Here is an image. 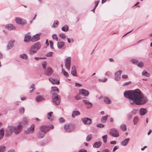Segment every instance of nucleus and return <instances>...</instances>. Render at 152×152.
I'll list each match as a JSON object with an SVG mask.
<instances>
[{
  "label": "nucleus",
  "mask_w": 152,
  "mask_h": 152,
  "mask_svg": "<svg viewBox=\"0 0 152 152\" xmlns=\"http://www.w3.org/2000/svg\"><path fill=\"white\" fill-rule=\"evenodd\" d=\"M59 36L63 39H65L66 37V36L65 34L64 33H61L59 34Z\"/></svg>",
  "instance_id": "nucleus-47"
},
{
  "label": "nucleus",
  "mask_w": 152,
  "mask_h": 152,
  "mask_svg": "<svg viewBox=\"0 0 152 152\" xmlns=\"http://www.w3.org/2000/svg\"><path fill=\"white\" fill-rule=\"evenodd\" d=\"M102 143L100 141L96 142L94 144L93 146L95 148H98L101 146Z\"/></svg>",
  "instance_id": "nucleus-22"
},
{
  "label": "nucleus",
  "mask_w": 152,
  "mask_h": 152,
  "mask_svg": "<svg viewBox=\"0 0 152 152\" xmlns=\"http://www.w3.org/2000/svg\"><path fill=\"white\" fill-rule=\"evenodd\" d=\"M53 53L50 52L46 54V56L47 57H51L52 56Z\"/></svg>",
  "instance_id": "nucleus-53"
},
{
  "label": "nucleus",
  "mask_w": 152,
  "mask_h": 152,
  "mask_svg": "<svg viewBox=\"0 0 152 152\" xmlns=\"http://www.w3.org/2000/svg\"><path fill=\"white\" fill-rule=\"evenodd\" d=\"M41 47V45L39 42L35 43L30 47L29 50V54L31 55L36 54L37 51L40 49Z\"/></svg>",
  "instance_id": "nucleus-2"
},
{
  "label": "nucleus",
  "mask_w": 152,
  "mask_h": 152,
  "mask_svg": "<svg viewBox=\"0 0 152 152\" xmlns=\"http://www.w3.org/2000/svg\"><path fill=\"white\" fill-rule=\"evenodd\" d=\"M99 0H98V1H96L95 2V7H96L97 6H98V4H99Z\"/></svg>",
  "instance_id": "nucleus-63"
},
{
  "label": "nucleus",
  "mask_w": 152,
  "mask_h": 152,
  "mask_svg": "<svg viewBox=\"0 0 152 152\" xmlns=\"http://www.w3.org/2000/svg\"><path fill=\"white\" fill-rule=\"evenodd\" d=\"M108 115H106L105 116H103L101 119V121L102 123H105L107 121Z\"/></svg>",
  "instance_id": "nucleus-35"
},
{
  "label": "nucleus",
  "mask_w": 152,
  "mask_h": 152,
  "mask_svg": "<svg viewBox=\"0 0 152 152\" xmlns=\"http://www.w3.org/2000/svg\"><path fill=\"white\" fill-rule=\"evenodd\" d=\"M52 101L54 104L56 105L60 104L61 98L59 95L56 93H53L52 96Z\"/></svg>",
  "instance_id": "nucleus-3"
},
{
  "label": "nucleus",
  "mask_w": 152,
  "mask_h": 152,
  "mask_svg": "<svg viewBox=\"0 0 152 152\" xmlns=\"http://www.w3.org/2000/svg\"><path fill=\"white\" fill-rule=\"evenodd\" d=\"M62 73H63V74L66 77H67L69 76V74L68 73L65 71H63V69L62 70Z\"/></svg>",
  "instance_id": "nucleus-52"
},
{
  "label": "nucleus",
  "mask_w": 152,
  "mask_h": 152,
  "mask_svg": "<svg viewBox=\"0 0 152 152\" xmlns=\"http://www.w3.org/2000/svg\"><path fill=\"white\" fill-rule=\"evenodd\" d=\"M102 138L103 140V142L104 143H106L107 142V135H105L102 137Z\"/></svg>",
  "instance_id": "nucleus-38"
},
{
  "label": "nucleus",
  "mask_w": 152,
  "mask_h": 152,
  "mask_svg": "<svg viewBox=\"0 0 152 152\" xmlns=\"http://www.w3.org/2000/svg\"><path fill=\"white\" fill-rule=\"evenodd\" d=\"M52 38L53 39H55L56 41L58 40V38L56 34H53L52 36Z\"/></svg>",
  "instance_id": "nucleus-46"
},
{
  "label": "nucleus",
  "mask_w": 152,
  "mask_h": 152,
  "mask_svg": "<svg viewBox=\"0 0 152 152\" xmlns=\"http://www.w3.org/2000/svg\"><path fill=\"white\" fill-rule=\"evenodd\" d=\"M83 102L85 103L87 108H90L92 106V104L89 101L86 100H83Z\"/></svg>",
  "instance_id": "nucleus-14"
},
{
  "label": "nucleus",
  "mask_w": 152,
  "mask_h": 152,
  "mask_svg": "<svg viewBox=\"0 0 152 152\" xmlns=\"http://www.w3.org/2000/svg\"><path fill=\"white\" fill-rule=\"evenodd\" d=\"M52 90L51 93L53 94V93H54L55 91H57L58 93L59 92V89L58 87H51Z\"/></svg>",
  "instance_id": "nucleus-30"
},
{
  "label": "nucleus",
  "mask_w": 152,
  "mask_h": 152,
  "mask_svg": "<svg viewBox=\"0 0 152 152\" xmlns=\"http://www.w3.org/2000/svg\"><path fill=\"white\" fill-rule=\"evenodd\" d=\"M42 67L45 70L46 69V67L47 65V63L46 61H42Z\"/></svg>",
  "instance_id": "nucleus-36"
},
{
  "label": "nucleus",
  "mask_w": 152,
  "mask_h": 152,
  "mask_svg": "<svg viewBox=\"0 0 152 152\" xmlns=\"http://www.w3.org/2000/svg\"><path fill=\"white\" fill-rule=\"evenodd\" d=\"M71 73L74 76H77V72L76 71V67L75 66H72L71 71Z\"/></svg>",
  "instance_id": "nucleus-18"
},
{
  "label": "nucleus",
  "mask_w": 152,
  "mask_h": 152,
  "mask_svg": "<svg viewBox=\"0 0 152 152\" xmlns=\"http://www.w3.org/2000/svg\"><path fill=\"white\" fill-rule=\"evenodd\" d=\"M14 126H9L6 131L5 136L8 137L13 132H14Z\"/></svg>",
  "instance_id": "nucleus-4"
},
{
  "label": "nucleus",
  "mask_w": 152,
  "mask_h": 152,
  "mask_svg": "<svg viewBox=\"0 0 152 152\" xmlns=\"http://www.w3.org/2000/svg\"><path fill=\"white\" fill-rule=\"evenodd\" d=\"M35 84L34 83H32L31 86H30V89H32L29 92L31 93H32V91L35 89Z\"/></svg>",
  "instance_id": "nucleus-37"
},
{
  "label": "nucleus",
  "mask_w": 152,
  "mask_h": 152,
  "mask_svg": "<svg viewBox=\"0 0 152 152\" xmlns=\"http://www.w3.org/2000/svg\"><path fill=\"white\" fill-rule=\"evenodd\" d=\"M139 120V119L138 117H135L134 119L133 122L134 124H137V123L138 122Z\"/></svg>",
  "instance_id": "nucleus-48"
},
{
  "label": "nucleus",
  "mask_w": 152,
  "mask_h": 152,
  "mask_svg": "<svg viewBox=\"0 0 152 152\" xmlns=\"http://www.w3.org/2000/svg\"><path fill=\"white\" fill-rule=\"evenodd\" d=\"M57 45L58 48L61 49L64 45V42H58Z\"/></svg>",
  "instance_id": "nucleus-25"
},
{
  "label": "nucleus",
  "mask_w": 152,
  "mask_h": 152,
  "mask_svg": "<svg viewBox=\"0 0 152 152\" xmlns=\"http://www.w3.org/2000/svg\"><path fill=\"white\" fill-rule=\"evenodd\" d=\"M107 80V79L105 78H104L103 79H99V82H106Z\"/></svg>",
  "instance_id": "nucleus-55"
},
{
  "label": "nucleus",
  "mask_w": 152,
  "mask_h": 152,
  "mask_svg": "<svg viewBox=\"0 0 152 152\" xmlns=\"http://www.w3.org/2000/svg\"><path fill=\"white\" fill-rule=\"evenodd\" d=\"M14 46L13 42V41L9 42L7 45V48L8 49H11Z\"/></svg>",
  "instance_id": "nucleus-29"
},
{
  "label": "nucleus",
  "mask_w": 152,
  "mask_h": 152,
  "mask_svg": "<svg viewBox=\"0 0 152 152\" xmlns=\"http://www.w3.org/2000/svg\"><path fill=\"white\" fill-rule=\"evenodd\" d=\"M64 128L66 131L68 132H71L74 129V127L72 125L68 124L64 125Z\"/></svg>",
  "instance_id": "nucleus-7"
},
{
  "label": "nucleus",
  "mask_w": 152,
  "mask_h": 152,
  "mask_svg": "<svg viewBox=\"0 0 152 152\" xmlns=\"http://www.w3.org/2000/svg\"><path fill=\"white\" fill-rule=\"evenodd\" d=\"M31 37L29 35H26L25 36L24 38V41L25 42H28L30 40H31Z\"/></svg>",
  "instance_id": "nucleus-23"
},
{
  "label": "nucleus",
  "mask_w": 152,
  "mask_h": 152,
  "mask_svg": "<svg viewBox=\"0 0 152 152\" xmlns=\"http://www.w3.org/2000/svg\"><path fill=\"white\" fill-rule=\"evenodd\" d=\"M131 83V82L130 81L126 82L123 85L124 86H126L130 84Z\"/></svg>",
  "instance_id": "nucleus-64"
},
{
  "label": "nucleus",
  "mask_w": 152,
  "mask_h": 152,
  "mask_svg": "<svg viewBox=\"0 0 152 152\" xmlns=\"http://www.w3.org/2000/svg\"><path fill=\"white\" fill-rule=\"evenodd\" d=\"M49 80L53 84H58L59 83V81H58L57 79L52 78H50Z\"/></svg>",
  "instance_id": "nucleus-19"
},
{
  "label": "nucleus",
  "mask_w": 152,
  "mask_h": 152,
  "mask_svg": "<svg viewBox=\"0 0 152 152\" xmlns=\"http://www.w3.org/2000/svg\"><path fill=\"white\" fill-rule=\"evenodd\" d=\"M147 113V110L145 108H142L140 110V115H145Z\"/></svg>",
  "instance_id": "nucleus-21"
},
{
  "label": "nucleus",
  "mask_w": 152,
  "mask_h": 152,
  "mask_svg": "<svg viewBox=\"0 0 152 152\" xmlns=\"http://www.w3.org/2000/svg\"><path fill=\"white\" fill-rule=\"evenodd\" d=\"M23 126L20 124H19L16 126H14V132L17 134L20 133L22 130Z\"/></svg>",
  "instance_id": "nucleus-5"
},
{
  "label": "nucleus",
  "mask_w": 152,
  "mask_h": 152,
  "mask_svg": "<svg viewBox=\"0 0 152 152\" xmlns=\"http://www.w3.org/2000/svg\"><path fill=\"white\" fill-rule=\"evenodd\" d=\"M15 21L16 23L19 24H24L26 23V22L23 19L19 18H16Z\"/></svg>",
  "instance_id": "nucleus-16"
},
{
  "label": "nucleus",
  "mask_w": 152,
  "mask_h": 152,
  "mask_svg": "<svg viewBox=\"0 0 152 152\" xmlns=\"http://www.w3.org/2000/svg\"><path fill=\"white\" fill-rule=\"evenodd\" d=\"M137 65L138 66L142 68L144 64L142 62L140 61L139 62H138V63Z\"/></svg>",
  "instance_id": "nucleus-43"
},
{
  "label": "nucleus",
  "mask_w": 152,
  "mask_h": 152,
  "mask_svg": "<svg viewBox=\"0 0 152 152\" xmlns=\"http://www.w3.org/2000/svg\"><path fill=\"white\" fill-rule=\"evenodd\" d=\"M49 130V126L46 125L42 126L40 128V131L45 134Z\"/></svg>",
  "instance_id": "nucleus-12"
},
{
  "label": "nucleus",
  "mask_w": 152,
  "mask_h": 152,
  "mask_svg": "<svg viewBox=\"0 0 152 152\" xmlns=\"http://www.w3.org/2000/svg\"><path fill=\"white\" fill-rule=\"evenodd\" d=\"M35 128V125L34 124H32L31 127L28 128L26 130L25 132L26 134H28L29 133H32L34 131Z\"/></svg>",
  "instance_id": "nucleus-11"
},
{
  "label": "nucleus",
  "mask_w": 152,
  "mask_h": 152,
  "mask_svg": "<svg viewBox=\"0 0 152 152\" xmlns=\"http://www.w3.org/2000/svg\"><path fill=\"white\" fill-rule=\"evenodd\" d=\"M45 100V99L41 95L38 96L36 98V100L37 102H40Z\"/></svg>",
  "instance_id": "nucleus-20"
},
{
  "label": "nucleus",
  "mask_w": 152,
  "mask_h": 152,
  "mask_svg": "<svg viewBox=\"0 0 152 152\" xmlns=\"http://www.w3.org/2000/svg\"><path fill=\"white\" fill-rule=\"evenodd\" d=\"M79 94L82 95L83 96H87L89 95V92L85 89H81L79 90Z\"/></svg>",
  "instance_id": "nucleus-10"
},
{
  "label": "nucleus",
  "mask_w": 152,
  "mask_h": 152,
  "mask_svg": "<svg viewBox=\"0 0 152 152\" xmlns=\"http://www.w3.org/2000/svg\"><path fill=\"white\" fill-rule=\"evenodd\" d=\"M59 23V22L58 20H56L54 21V22L53 23L52 27H55L57 26L58 25Z\"/></svg>",
  "instance_id": "nucleus-40"
},
{
  "label": "nucleus",
  "mask_w": 152,
  "mask_h": 152,
  "mask_svg": "<svg viewBox=\"0 0 152 152\" xmlns=\"http://www.w3.org/2000/svg\"><path fill=\"white\" fill-rule=\"evenodd\" d=\"M6 28L9 30L14 29L15 28V27L13 26L12 24H8L5 26Z\"/></svg>",
  "instance_id": "nucleus-27"
},
{
  "label": "nucleus",
  "mask_w": 152,
  "mask_h": 152,
  "mask_svg": "<svg viewBox=\"0 0 152 152\" xmlns=\"http://www.w3.org/2000/svg\"><path fill=\"white\" fill-rule=\"evenodd\" d=\"M4 135V131L3 129H2L0 130V140L3 137Z\"/></svg>",
  "instance_id": "nucleus-32"
},
{
  "label": "nucleus",
  "mask_w": 152,
  "mask_h": 152,
  "mask_svg": "<svg viewBox=\"0 0 152 152\" xmlns=\"http://www.w3.org/2000/svg\"><path fill=\"white\" fill-rule=\"evenodd\" d=\"M45 134V133L39 130L37 134V136L39 139L42 138L44 137Z\"/></svg>",
  "instance_id": "nucleus-15"
},
{
  "label": "nucleus",
  "mask_w": 152,
  "mask_h": 152,
  "mask_svg": "<svg viewBox=\"0 0 152 152\" xmlns=\"http://www.w3.org/2000/svg\"><path fill=\"white\" fill-rule=\"evenodd\" d=\"M62 31H66L69 30L68 26L67 25H65L61 28Z\"/></svg>",
  "instance_id": "nucleus-34"
},
{
  "label": "nucleus",
  "mask_w": 152,
  "mask_h": 152,
  "mask_svg": "<svg viewBox=\"0 0 152 152\" xmlns=\"http://www.w3.org/2000/svg\"><path fill=\"white\" fill-rule=\"evenodd\" d=\"M78 152H87V151L85 149H83L79 150Z\"/></svg>",
  "instance_id": "nucleus-60"
},
{
  "label": "nucleus",
  "mask_w": 152,
  "mask_h": 152,
  "mask_svg": "<svg viewBox=\"0 0 152 152\" xmlns=\"http://www.w3.org/2000/svg\"><path fill=\"white\" fill-rule=\"evenodd\" d=\"M5 150V147L4 146H0V152H4Z\"/></svg>",
  "instance_id": "nucleus-44"
},
{
  "label": "nucleus",
  "mask_w": 152,
  "mask_h": 152,
  "mask_svg": "<svg viewBox=\"0 0 152 152\" xmlns=\"http://www.w3.org/2000/svg\"><path fill=\"white\" fill-rule=\"evenodd\" d=\"M24 108L23 107H22L19 109V112L21 113H23L24 112Z\"/></svg>",
  "instance_id": "nucleus-49"
},
{
  "label": "nucleus",
  "mask_w": 152,
  "mask_h": 152,
  "mask_svg": "<svg viewBox=\"0 0 152 152\" xmlns=\"http://www.w3.org/2000/svg\"><path fill=\"white\" fill-rule=\"evenodd\" d=\"M119 136V134L118 131L117 130H115V137H118Z\"/></svg>",
  "instance_id": "nucleus-54"
},
{
  "label": "nucleus",
  "mask_w": 152,
  "mask_h": 152,
  "mask_svg": "<svg viewBox=\"0 0 152 152\" xmlns=\"http://www.w3.org/2000/svg\"><path fill=\"white\" fill-rule=\"evenodd\" d=\"M21 124L24 125H27L28 124V120L26 118L24 117L21 121Z\"/></svg>",
  "instance_id": "nucleus-28"
},
{
  "label": "nucleus",
  "mask_w": 152,
  "mask_h": 152,
  "mask_svg": "<svg viewBox=\"0 0 152 152\" xmlns=\"http://www.w3.org/2000/svg\"><path fill=\"white\" fill-rule=\"evenodd\" d=\"M105 75L107 76H110L111 74V73L109 72H107L105 73Z\"/></svg>",
  "instance_id": "nucleus-62"
},
{
  "label": "nucleus",
  "mask_w": 152,
  "mask_h": 152,
  "mask_svg": "<svg viewBox=\"0 0 152 152\" xmlns=\"http://www.w3.org/2000/svg\"><path fill=\"white\" fill-rule=\"evenodd\" d=\"M71 59L70 57L69 56L67 58L65 61V65L66 68L68 70L70 69L71 65Z\"/></svg>",
  "instance_id": "nucleus-6"
},
{
  "label": "nucleus",
  "mask_w": 152,
  "mask_h": 152,
  "mask_svg": "<svg viewBox=\"0 0 152 152\" xmlns=\"http://www.w3.org/2000/svg\"><path fill=\"white\" fill-rule=\"evenodd\" d=\"M59 121L61 123H63L64 122V120L63 118H61L59 119Z\"/></svg>",
  "instance_id": "nucleus-58"
},
{
  "label": "nucleus",
  "mask_w": 152,
  "mask_h": 152,
  "mask_svg": "<svg viewBox=\"0 0 152 152\" xmlns=\"http://www.w3.org/2000/svg\"><path fill=\"white\" fill-rule=\"evenodd\" d=\"M142 74L143 75L146 76L147 77H148L149 76V74L145 71H143L142 72Z\"/></svg>",
  "instance_id": "nucleus-50"
},
{
  "label": "nucleus",
  "mask_w": 152,
  "mask_h": 152,
  "mask_svg": "<svg viewBox=\"0 0 152 152\" xmlns=\"http://www.w3.org/2000/svg\"><path fill=\"white\" fill-rule=\"evenodd\" d=\"M122 72L121 70H119L117 72L115 75V78L116 80H119L121 78V75Z\"/></svg>",
  "instance_id": "nucleus-17"
},
{
  "label": "nucleus",
  "mask_w": 152,
  "mask_h": 152,
  "mask_svg": "<svg viewBox=\"0 0 152 152\" xmlns=\"http://www.w3.org/2000/svg\"><path fill=\"white\" fill-rule=\"evenodd\" d=\"M34 58L36 60H39L40 59H43L45 58H43L42 57H35Z\"/></svg>",
  "instance_id": "nucleus-61"
},
{
  "label": "nucleus",
  "mask_w": 152,
  "mask_h": 152,
  "mask_svg": "<svg viewBox=\"0 0 152 152\" xmlns=\"http://www.w3.org/2000/svg\"><path fill=\"white\" fill-rule=\"evenodd\" d=\"M109 134L110 135L114 137V129H112L109 133Z\"/></svg>",
  "instance_id": "nucleus-41"
},
{
  "label": "nucleus",
  "mask_w": 152,
  "mask_h": 152,
  "mask_svg": "<svg viewBox=\"0 0 152 152\" xmlns=\"http://www.w3.org/2000/svg\"><path fill=\"white\" fill-rule=\"evenodd\" d=\"M92 136V135L91 134H90L88 135L86 138V141L88 142L90 141L91 139Z\"/></svg>",
  "instance_id": "nucleus-42"
},
{
  "label": "nucleus",
  "mask_w": 152,
  "mask_h": 152,
  "mask_svg": "<svg viewBox=\"0 0 152 152\" xmlns=\"http://www.w3.org/2000/svg\"><path fill=\"white\" fill-rule=\"evenodd\" d=\"M82 121L85 124L89 125L91 124V119L88 118H85L82 119Z\"/></svg>",
  "instance_id": "nucleus-8"
},
{
  "label": "nucleus",
  "mask_w": 152,
  "mask_h": 152,
  "mask_svg": "<svg viewBox=\"0 0 152 152\" xmlns=\"http://www.w3.org/2000/svg\"><path fill=\"white\" fill-rule=\"evenodd\" d=\"M20 57L23 59H26L27 58L28 56L27 54H23L20 56Z\"/></svg>",
  "instance_id": "nucleus-39"
},
{
  "label": "nucleus",
  "mask_w": 152,
  "mask_h": 152,
  "mask_svg": "<svg viewBox=\"0 0 152 152\" xmlns=\"http://www.w3.org/2000/svg\"><path fill=\"white\" fill-rule=\"evenodd\" d=\"M121 128L123 130V131H126V126L124 124H122L121 126Z\"/></svg>",
  "instance_id": "nucleus-45"
},
{
  "label": "nucleus",
  "mask_w": 152,
  "mask_h": 152,
  "mask_svg": "<svg viewBox=\"0 0 152 152\" xmlns=\"http://www.w3.org/2000/svg\"><path fill=\"white\" fill-rule=\"evenodd\" d=\"M75 99L76 100H78L80 99V97L79 95H77L75 97Z\"/></svg>",
  "instance_id": "nucleus-59"
},
{
  "label": "nucleus",
  "mask_w": 152,
  "mask_h": 152,
  "mask_svg": "<svg viewBox=\"0 0 152 152\" xmlns=\"http://www.w3.org/2000/svg\"><path fill=\"white\" fill-rule=\"evenodd\" d=\"M39 34H37L34 35L33 37L31 38V41L33 42H35L39 40Z\"/></svg>",
  "instance_id": "nucleus-13"
},
{
  "label": "nucleus",
  "mask_w": 152,
  "mask_h": 152,
  "mask_svg": "<svg viewBox=\"0 0 152 152\" xmlns=\"http://www.w3.org/2000/svg\"><path fill=\"white\" fill-rule=\"evenodd\" d=\"M129 140V138L125 139L121 142V145H126L128 143Z\"/></svg>",
  "instance_id": "nucleus-33"
},
{
  "label": "nucleus",
  "mask_w": 152,
  "mask_h": 152,
  "mask_svg": "<svg viewBox=\"0 0 152 152\" xmlns=\"http://www.w3.org/2000/svg\"><path fill=\"white\" fill-rule=\"evenodd\" d=\"M131 61L133 64H137L138 61L137 60L133 59Z\"/></svg>",
  "instance_id": "nucleus-51"
},
{
  "label": "nucleus",
  "mask_w": 152,
  "mask_h": 152,
  "mask_svg": "<svg viewBox=\"0 0 152 152\" xmlns=\"http://www.w3.org/2000/svg\"><path fill=\"white\" fill-rule=\"evenodd\" d=\"M125 97L131 99L136 104L139 105L145 103L147 101V99L144 97L139 89L134 91H127L124 93Z\"/></svg>",
  "instance_id": "nucleus-1"
},
{
  "label": "nucleus",
  "mask_w": 152,
  "mask_h": 152,
  "mask_svg": "<svg viewBox=\"0 0 152 152\" xmlns=\"http://www.w3.org/2000/svg\"><path fill=\"white\" fill-rule=\"evenodd\" d=\"M44 72L45 75L50 76L52 74L53 72L52 69L50 67H48L45 70Z\"/></svg>",
  "instance_id": "nucleus-9"
},
{
  "label": "nucleus",
  "mask_w": 152,
  "mask_h": 152,
  "mask_svg": "<svg viewBox=\"0 0 152 152\" xmlns=\"http://www.w3.org/2000/svg\"><path fill=\"white\" fill-rule=\"evenodd\" d=\"M104 126V125L102 124H98L96 125L97 127L100 128H103Z\"/></svg>",
  "instance_id": "nucleus-57"
},
{
  "label": "nucleus",
  "mask_w": 152,
  "mask_h": 152,
  "mask_svg": "<svg viewBox=\"0 0 152 152\" xmlns=\"http://www.w3.org/2000/svg\"><path fill=\"white\" fill-rule=\"evenodd\" d=\"M80 114V112L78 111H74L72 112V116L73 118H74L76 116L79 115Z\"/></svg>",
  "instance_id": "nucleus-26"
},
{
  "label": "nucleus",
  "mask_w": 152,
  "mask_h": 152,
  "mask_svg": "<svg viewBox=\"0 0 152 152\" xmlns=\"http://www.w3.org/2000/svg\"><path fill=\"white\" fill-rule=\"evenodd\" d=\"M104 101L105 103L107 104H110L111 103V101L110 99L107 97H104Z\"/></svg>",
  "instance_id": "nucleus-31"
},
{
  "label": "nucleus",
  "mask_w": 152,
  "mask_h": 152,
  "mask_svg": "<svg viewBox=\"0 0 152 152\" xmlns=\"http://www.w3.org/2000/svg\"><path fill=\"white\" fill-rule=\"evenodd\" d=\"M49 43H50V48H51L53 49V41H50Z\"/></svg>",
  "instance_id": "nucleus-56"
},
{
  "label": "nucleus",
  "mask_w": 152,
  "mask_h": 152,
  "mask_svg": "<svg viewBox=\"0 0 152 152\" xmlns=\"http://www.w3.org/2000/svg\"><path fill=\"white\" fill-rule=\"evenodd\" d=\"M53 113L52 112H51L50 113H49L47 114V117L48 119L50 121H52L54 119L53 117L52 116L51 114Z\"/></svg>",
  "instance_id": "nucleus-24"
}]
</instances>
